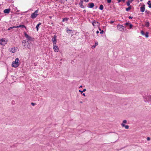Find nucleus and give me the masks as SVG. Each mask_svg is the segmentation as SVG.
Masks as SVG:
<instances>
[{
  "label": "nucleus",
  "instance_id": "f704fd0d",
  "mask_svg": "<svg viewBox=\"0 0 151 151\" xmlns=\"http://www.w3.org/2000/svg\"><path fill=\"white\" fill-rule=\"evenodd\" d=\"M125 0H118V3L120 2L121 1H122L123 2H124Z\"/></svg>",
  "mask_w": 151,
  "mask_h": 151
},
{
  "label": "nucleus",
  "instance_id": "412c9836",
  "mask_svg": "<svg viewBox=\"0 0 151 151\" xmlns=\"http://www.w3.org/2000/svg\"><path fill=\"white\" fill-rule=\"evenodd\" d=\"M24 33L25 36L27 39L29 37V36L28 35H27L25 32H24Z\"/></svg>",
  "mask_w": 151,
  "mask_h": 151
},
{
  "label": "nucleus",
  "instance_id": "ddd939ff",
  "mask_svg": "<svg viewBox=\"0 0 151 151\" xmlns=\"http://www.w3.org/2000/svg\"><path fill=\"white\" fill-rule=\"evenodd\" d=\"M10 9H6L4 10V12L5 13L8 14L9 12Z\"/></svg>",
  "mask_w": 151,
  "mask_h": 151
},
{
  "label": "nucleus",
  "instance_id": "de8ad7c7",
  "mask_svg": "<svg viewBox=\"0 0 151 151\" xmlns=\"http://www.w3.org/2000/svg\"><path fill=\"white\" fill-rule=\"evenodd\" d=\"M82 95L83 96H86V95H85V93H83L82 94Z\"/></svg>",
  "mask_w": 151,
  "mask_h": 151
},
{
  "label": "nucleus",
  "instance_id": "58836bf2",
  "mask_svg": "<svg viewBox=\"0 0 151 151\" xmlns=\"http://www.w3.org/2000/svg\"><path fill=\"white\" fill-rule=\"evenodd\" d=\"M133 0H128V1L130 2L131 3L132 2V1H133Z\"/></svg>",
  "mask_w": 151,
  "mask_h": 151
},
{
  "label": "nucleus",
  "instance_id": "bb28decb",
  "mask_svg": "<svg viewBox=\"0 0 151 151\" xmlns=\"http://www.w3.org/2000/svg\"><path fill=\"white\" fill-rule=\"evenodd\" d=\"M119 93H120L123 94L125 93V92H124V91H120V92H119Z\"/></svg>",
  "mask_w": 151,
  "mask_h": 151
},
{
  "label": "nucleus",
  "instance_id": "9d476101",
  "mask_svg": "<svg viewBox=\"0 0 151 151\" xmlns=\"http://www.w3.org/2000/svg\"><path fill=\"white\" fill-rule=\"evenodd\" d=\"M145 5H143V6H142L141 7H140V11L142 12H143L145 11Z\"/></svg>",
  "mask_w": 151,
  "mask_h": 151
},
{
  "label": "nucleus",
  "instance_id": "a211bd4d",
  "mask_svg": "<svg viewBox=\"0 0 151 151\" xmlns=\"http://www.w3.org/2000/svg\"><path fill=\"white\" fill-rule=\"evenodd\" d=\"M99 9L101 10H103L104 9V6H103V5L102 4L100 5Z\"/></svg>",
  "mask_w": 151,
  "mask_h": 151
},
{
  "label": "nucleus",
  "instance_id": "dca6fc26",
  "mask_svg": "<svg viewBox=\"0 0 151 151\" xmlns=\"http://www.w3.org/2000/svg\"><path fill=\"white\" fill-rule=\"evenodd\" d=\"M98 44V42H96L95 43V45H93L92 47V48H93H93H94L96 46V45H97Z\"/></svg>",
  "mask_w": 151,
  "mask_h": 151
},
{
  "label": "nucleus",
  "instance_id": "c9c22d12",
  "mask_svg": "<svg viewBox=\"0 0 151 151\" xmlns=\"http://www.w3.org/2000/svg\"><path fill=\"white\" fill-rule=\"evenodd\" d=\"M129 25V28L131 29L133 27L132 24L130 23Z\"/></svg>",
  "mask_w": 151,
  "mask_h": 151
},
{
  "label": "nucleus",
  "instance_id": "6e6d98bb",
  "mask_svg": "<svg viewBox=\"0 0 151 151\" xmlns=\"http://www.w3.org/2000/svg\"><path fill=\"white\" fill-rule=\"evenodd\" d=\"M137 0V2H139V0Z\"/></svg>",
  "mask_w": 151,
  "mask_h": 151
},
{
  "label": "nucleus",
  "instance_id": "5fc2aeb1",
  "mask_svg": "<svg viewBox=\"0 0 151 151\" xmlns=\"http://www.w3.org/2000/svg\"><path fill=\"white\" fill-rule=\"evenodd\" d=\"M80 103H83L82 102V101H80Z\"/></svg>",
  "mask_w": 151,
  "mask_h": 151
},
{
  "label": "nucleus",
  "instance_id": "72a5a7b5",
  "mask_svg": "<svg viewBox=\"0 0 151 151\" xmlns=\"http://www.w3.org/2000/svg\"><path fill=\"white\" fill-rule=\"evenodd\" d=\"M145 12L147 14H149L150 13V12L149 11L147 10H146Z\"/></svg>",
  "mask_w": 151,
  "mask_h": 151
},
{
  "label": "nucleus",
  "instance_id": "473e14b6",
  "mask_svg": "<svg viewBox=\"0 0 151 151\" xmlns=\"http://www.w3.org/2000/svg\"><path fill=\"white\" fill-rule=\"evenodd\" d=\"M141 34L142 35H145V33L143 31H141Z\"/></svg>",
  "mask_w": 151,
  "mask_h": 151
},
{
  "label": "nucleus",
  "instance_id": "49530a36",
  "mask_svg": "<svg viewBox=\"0 0 151 151\" xmlns=\"http://www.w3.org/2000/svg\"><path fill=\"white\" fill-rule=\"evenodd\" d=\"M114 22V21H111L110 22V23L112 24Z\"/></svg>",
  "mask_w": 151,
  "mask_h": 151
},
{
  "label": "nucleus",
  "instance_id": "79ce46f5",
  "mask_svg": "<svg viewBox=\"0 0 151 151\" xmlns=\"http://www.w3.org/2000/svg\"><path fill=\"white\" fill-rule=\"evenodd\" d=\"M89 0H83V1L86 2H87L89 1Z\"/></svg>",
  "mask_w": 151,
  "mask_h": 151
},
{
  "label": "nucleus",
  "instance_id": "0eeeda50",
  "mask_svg": "<svg viewBox=\"0 0 151 151\" xmlns=\"http://www.w3.org/2000/svg\"><path fill=\"white\" fill-rule=\"evenodd\" d=\"M22 45L25 48H26L28 46V43L27 42L26 40H24L22 42Z\"/></svg>",
  "mask_w": 151,
  "mask_h": 151
},
{
  "label": "nucleus",
  "instance_id": "4468645a",
  "mask_svg": "<svg viewBox=\"0 0 151 151\" xmlns=\"http://www.w3.org/2000/svg\"><path fill=\"white\" fill-rule=\"evenodd\" d=\"M147 4L148 5V7L150 8H151V1H149L147 2Z\"/></svg>",
  "mask_w": 151,
  "mask_h": 151
},
{
  "label": "nucleus",
  "instance_id": "a878e982",
  "mask_svg": "<svg viewBox=\"0 0 151 151\" xmlns=\"http://www.w3.org/2000/svg\"><path fill=\"white\" fill-rule=\"evenodd\" d=\"M86 91V89H83V91H81L80 90H79V91L81 93H82L83 92H84Z\"/></svg>",
  "mask_w": 151,
  "mask_h": 151
},
{
  "label": "nucleus",
  "instance_id": "cd10ccee",
  "mask_svg": "<svg viewBox=\"0 0 151 151\" xmlns=\"http://www.w3.org/2000/svg\"><path fill=\"white\" fill-rule=\"evenodd\" d=\"M127 120H125L123 121L122 123V124H124L127 123Z\"/></svg>",
  "mask_w": 151,
  "mask_h": 151
},
{
  "label": "nucleus",
  "instance_id": "423d86ee",
  "mask_svg": "<svg viewBox=\"0 0 151 151\" xmlns=\"http://www.w3.org/2000/svg\"><path fill=\"white\" fill-rule=\"evenodd\" d=\"M53 46L54 51L55 52H58L59 51V48L58 46H56V44L53 45Z\"/></svg>",
  "mask_w": 151,
  "mask_h": 151
},
{
  "label": "nucleus",
  "instance_id": "3c124183",
  "mask_svg": "<svg viewBox=\"0 0 151 151\" xmlns=\"http://www.w3.org/2000/svg\"><path fill=\"white\" fill-rule=\"evenodd\" d=\"M86 12V10H83V12Z\"/></svg>",
  "mask_w": 151,
  "mask_h": 151
},
{
  "label": "nucleus",
  "instance_id": "5701e85b",
  "mask_svg": "<svg viewBox=\"0 0 151 151\" xmlns=\"http://www.w3.org/2000/svg\"><path fill=\"white\" fill-rule=\"evenodd\" d=\"M19 27H24L26 29V27L23 25H20L19 26Z\"/></svg>",
  "mask_w": 151,
  "mask_h": 151
},
{
  "label": "nucleus",
  "instance_id": "393cba45",
  "mask_svg": "<svg viewBox=\"0 0 151 151\" xmlns=\"http://www.w3.org/2000/svg\"><path fill=\"white\" fill-rule=\"evenodd\" d=\"M41 24L40 23L38 24L36 26V28L37 29V31H38V27H39V26H40V25Z\"/></svg>",
  "mask_w": 151,
  "mask_h": 151
},
{
  "label": "nucleus",
  "instance_id": "a18cd8bd",
  "mask_svg": "<svg viewBox=\"0 0 151 151\" xmlns=\"http://www.w3.org/2000/svg\"><path fill=\"white\" fill-rule=\"evenodd\" d=\"M128 18L129 19H132L133 18V17L131 16H129Z\"/></svg>",
  "mask_w": 151,
  "mask_h": 151
},
{
  "label": "nucleus",
  "instance_id": "7ed1b4c3",
  "mask_svg": "<svg viewBox=\"0 0 151 151\" xmlns=\"http://www.w3.org/2000/svg\"><path fill=\"white\" fill-rule=\"evenodd\" d=\"M38 10H36L34 12L32 13L31 16V18L32 19H35L37 16L38 15L37 13L38 12Z\"/></svg>",
  "mask_w": 151,
  "mask_h": 151
},
{
  "label": "nucleus",
  "instance_id": "9b49d317",
  "mask_svg": "<svg viewBox=\"0 0 151 151\" xmlns=\"http://www.w3.org/2000/svg\"><path fill=\"white\" fill-rule=\"evenodd\" d=\"M96 23L98 24V25H99L100 24L99 23V22H97L95 20H93V22H92V25L94 26H95L94 24Z\"/></svg>",
  "mask_w": 151,
  "mask_h": 151
},
{
  "label": "nucleus",
  "instance_id": "6e6552de",
  "mask_svg": "<svg viewBox=\"0 0 151 151\" xmlns=\"http://www.w3.org/2000/svg\"><path fill=\"white\" fill-rule=\"evenodd\" d=\"M83 0H81L80 2L79 3V5H80V7L81 8H84V7L83 5Z\"/></svg>",
  "mask_w": 151,
  "mask_h": 151
},
{
  "label": "nucleus",
  "instance_id": "39448f33",
  "mask_svg": "<svg viewBox=\"0 0 151 151\" xmlns=\"http://www.w3.org/2000/svg\"><path fill=\"white\" fill-rule=\"evenodd\" d=\"M57 36L55 35L52 39V41L53 43V45L56 44L57 42L56 40Z\"/></svg>",
  "mask_w": 151,
  "mask_h": 151
},
{
  "label": "nucleus",
  "instance_id": "4d7b16f0",
  "mask_svg": "<svg viewBox=\"0 0 151 151\" xmlns=\"http://www.w3.org/2000/svg\"><path fill=\"white\" fill-rule=\"evenodd\" d=\"M140 1H143V0H140Z\"/></svg>",
  "mask_w": 151,
  "mask_h": 151
},
{
  "label": "nucleus",
  "instance_id": "f8f14e48",
  "mask_svg": "<svg viewBox=\"0 0 151 151\" xmlns=\"http://www.w3.org/2000/svg\"><path fill=\"white\" fill-rule=\"evenodd\" d=\"M122 126L123 127H125L126 129H128L129 128V126L128 125H125L124 124H121Z\"/></svg>",
  "mask_w": 151,
  "mask_h": 151
},
{
  "label": "nucleus",
  "instance_id": "c756f323",
  "mask_svg": "<svg viewBox=\"0 0 151 151\" xmlns=\"http://www.w3.org/2000/svg\"><path fill=\"white\" fill-rule=\"evenodd\" d=\"M130 23H129V22H128L125 24V25L127 26H128L129 25Z\"/></svg>",
  "mask_w": 151,
  "mask_h": 151
},
{
  "label": "nucleus",
  "instance_id": "aec40b11",
  "mask_svg": "<svg viewBox=\"0 0 151 151\" xmlns=\"http://www.w3.org/2000/svg\"><path fill=\"white\" fill-rule=\"evenodd\" d=\"M24 33L25 36L27 39L29 37V36L28 35H27L25 32H24Z\"/></svg>",
  "mask_w": 151,
  "mask_h": 151
},
{
  "label": "nucleus",
  "instance_id": "37998d69",
  "mask_svg": "<svg viewBox=\"0 0 151 151\" xmlns=\"http://www.w3.org/2000/svg\"><path fill=\"white\" fill-rule=\"evenodd\" d=\"M104 33V31L103 30H102L100 32V33L101 34H102Z\"/></svg>",
  "mask_w": 151,
  "mask_h": 151
},
{
  "label": "nucleus",
  "instance_id": "4c0bfd02",
  "mask_svg": "<svg viewBox=\"0 0 151 151\" xmlns=\"http://www.w3.org/2000/svg\"><path fill=\"white\" fill-rule=\"evenodd\" d=\"M107 1L108 3H111V0H107Z\"/></svg>",
  "mask_w": 151,
  "mask_h": 151
},
{
  "label": "nucleus",
  "instance_id": "7c9ffc66",
  "mask_svg": "<svg viewBox=\"0 0 151 151\" xmlns=\"http://www.w3.org/2000/svg\"><path fill=\"white\" fill-rule=\"evenodd\" d=\"M27 39L29 41H31V39H32V38H31V37L29 36V37Z\"/></svg>",
  "mask_w": 151,
  "mask_h": 151
},
{
  "label": "nucleus",
  "instance_id": "ea45409f",
  "mask_svg": "<svg viewBox=\"0 0 151 151\" xmlns=\"http://www.w3.org/2000/svg\"><path fill=\"white\" fill-rule=\"evenodd\" d=\"M12 27H9V28L8 29V30H10L11 29H13Z\"/></svg>",
  "mask_w": 151,
  "mask_h": 151
},
{
  "label": "nucleus",
  "instance_id": "e433bc0d",
  "mask_svg": "<svg viewBox=\"0 0 151 151\" xmlns=\"http://www.w3.org/2000/svg\"><path fill=\"white\" fill-rule=\"evenodd\" d=\"M19 27V26H13L12 27V28H16Z\"/></svg>",
  "mask_w": 151,
  "mask_h": 151
},
{
  "label": "nucleus",
  "instance_id": "603ef678",
  "mask_svg": "<svg viewBox=\"0 0 151 151\" xmlns=\"http://www.w3.org/2000/svg\"><path fill=\"white\" fill-rule=\"evenodd\" d=\"M82 86L81 85V86H80L79 88H82Z\"/></svg>",
  "mask_w": 151,
  "mask_h": 151
},
{
  "label": "nucleus",
  "instance_id": "6ab92c4d",
  "mask_svg": "<svg viewBox=\"0 0 151 151\" xmlns=\"http://www.w3.org/2000/svg\"><path fill=\"white\" fill-rule=\"evenodd\" d=\"M68 19H69L68 18H67V17L63 19V21L65 22V21H67L68 20Z\"/></svg>",
  "mask_w": 151,
  "mask_h": 151
},
{
  "label": "nucleus",
  "instance_id": "1a4fd4ad",
  "mask_svg": "<svg viewBox=\"0 0 151 151\" xmlns=\"http://www.w3.org/2000/svg\"><path fill=\"white\" fill-rule=\"evenodd\" d=\"M94 4L93 3H90L88 4V7L91 8H92L94 6Z\"/></svg>",
  "mask_w": 151,
  "mask_h": 151
},
{
  "label": "nucleus",
  "instance_id": "a19ab883",
  "mask_svg": "<svg viewBox=\"0 0 151 151\" xmlns=\"http://www.w3.org/2000/svg\"><path fill=\"white\" fill-rule=\"evenodd\" d=\"M31 104L32 106H35V103H31Z\"/></svg>",
  "mask_w": 151,
  "mask_h": 151
},
{
  "label": "nucleus",
  "instance_id": "f3484780",
  "mask_svg": "<svg viewBox=\"0 0 151 151\" xmlns=\"http://www.w3.org/2000/svg\"><path fill=\"white\" fill-rule=\"evenodd\" d=\"M132 6H129L128 7L126 8V10L127 12H128L131 9Z\"/></svg>",
  "mask_w": 151,
  "mask_h": 151
},
{
  "label": "nucleus",
  "instance_id": "f257e3e1",
  "mask_svg": "<svg viewBox=\"0 0 151 151\" xmlns=\"http://www.w3.org/2000/svg\"><path fill=\"white\" fill-rule=\"evenodd\" d=\"M19 65V60L18 58H17L15 59L14 61H13L12 63V67L17 68Z\"/></svg>",
  "mask_w": 151,
  "mask_h": 151
},
{
  "label": "nucleus",
  "instance_id": "20e7f679",
  "mask_svg": "<svg viewBox=\"0 0 151 151\" xmlns=\"http://www.w3.org/2000/svg\"><path fill=\"white\" fill-rule=\"evenodd\" d=\"M7 43V41H6L5 38H2L0 40V44L1 45L4 46Z\"/></svg>",
  "mask_w": 151,
  "mask_h": 151
},
{
  "label": "nucleus",
  "instance_id": "2f4dec72",
  "mask_svg": "<svg viewBox=\"0 0 151 151\" xmlns=\"http://www.w3.org/2000/svg\"><path fill=\"white\" fill-rule=\"evenodd\" d=\"M130 2H128V1L127 2V6H130Z\"/></svg>",
  "mask_w": 151,
  "mask_h": 151
},
{
  "label": "nucleus",
  "instance_id": "c03bdc74",
  "mask_svg": "<svg viewBox=\"0 0 151 151\" xmlns=\"http://www.w3.org/2000/svg\"><path fill=\"white\" fill-rule=\"evenodd\" d=\"M147 140H148V141H149V140H150V137H148L147 138Z\"/></svg>",
  "mask_w": 151,
  "mask_h": 151
},
{
  "label": "nucleus",
  "instance_id": "864d4df0",
  "mask_svg": "<svg viewBox=\"0 0 151 151\" xmlns=\"http://www.w3.org/2000/svg\"><path fill=\"white\" fill-rule=\"evenodd\" d=\"M99 29L100 31H101V29L100 28H99Z\"/></svg>",
  "mask_w": 151,
  "mask_h": 151
},
{
  "label": "nucleus",
  "instance_id": "8fccbe9b",
  "mask_svg": "<svg viewBox=\"0 0 151 151\" xmlns=\"http://www.w3.org/2000/svg\"><path fill=\"white\" fill-rule=\"evenodd\" d=\"M99 33V32L98 31H97L96 32V33L97 34H98Z\"/></svg>",
  "mask_w": 151,
  "mask_h": 151
},
{
  "label": "nucleus",
  "instance_id": "09e8293b",
  "mask_svg": "<svg viewBox=\"0 0 151 151\" xmlns=\"http://www.w3.org/2000/svg\"><path fill=\"white\" fill-rule=\"evenodd\" d=\"M49 18L51 19L52 18V16H49Z\"/></svg>",
  "mask_w": 151,
  "mask_h": 151
},
{
  "label": "nucleus",
  "instance_id": "4be33fe9",
  "mask_svg": "<svg viewBox=\"0 0 151 151\" xmlns=\"http://www.w3.org/2000/svg\"><path fill=\"white\" fill-rule=\"evenodd\" d=\"M72 31L71 30H70L68 28H67V33H70Z\"/></svg>",
  "mask_w": 151,
  "mask_h": 151
},
{
  "label": "nucleus",
  "instance_id": "c85d7f7f",
  "mask_svg": "<svg viewBox=\"0 0 151 151\" xmlns=\"http://www.w3.org/2000/svg\"><path fill=\"white\" fill-rule=\"evenodd\" d=\"M145 35L146 37H148V32H146L145 34Z\"/></svg>",
  "mask_w": 151,
  "mask_h": 151
},
{
  "label": "nucleus",
  "instance_id": "2eb2a0df",
  "mask_svg": "<svg viewBox=\"0 0 151 151\" xmlns=\"http://www.w3.org/2000/svg\"><path fill=\"white\" fill-rule=\"evenodd\" d=\"M145 26L146 27H149V26L150 25V24H149V23L148 22H145Z\"/></svg>",
  "mask_w": 151,
  "mask_h": 151
},
{
  "label": "nucleus",
  "instance_id": "f03ea898",
  "mask_svg": "<svg viewBox=\"0 0 151 151\" xmlns=\"http://www.w3.org/2000/svg\"><path fill=\"white\" fill-rule=\"evenodd\" d=\"M117 29L120 31H122L126 30V27L122 25L118 24L117 26Z\"/></svg>",
  "mask_w": 151,
  "mask_h": 151
},
{
  "label": "nucleus",
  "instance_id": "b1692460",
  "mask_svg": "<svg viewBox=\"0 0 151 151\" xmlns=\"http://www.w3.org/2000/svg\"><path fill=\"white\" fill-rule=\"evenodd\" d=\"M10 51L13 53H14L15 52V49L13 48L11 49Z\"/></svg>",
  "mask_w": 151,
  "mask_h": 151
}]
</instances>
